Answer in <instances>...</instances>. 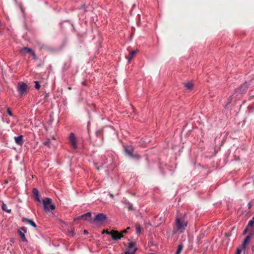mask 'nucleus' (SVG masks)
I'll use <instances>...</instances> for the list:
<instances>
[{"mask_svg":"<svg viewBox=\"0 0 254 254\" xmlns=\"http://www.w3.org/2000/svg\"><path fill=\"white\" fill-rule=\"evenodd\" d=\"M188 225V221L183 216H177L175 221V226L174 229L175 232H178L180 233H183Z\"/></svg>","mask_w":254,"mask_h":254,"instance_id":"nucleus-1","label":"nucleus"},{"mask_svg":"<svg viewBox=\"0 0 254 254\" xmlns=\"http://www.w3.org/2000/svg\"><path fill=\"white\" fill-rule=\"evenodd\" d=\"M44 210L47 212L55 209V206L52 204V200L49 198H46L43 200Z\"/></svg>","mask_w":254,"mask_h":254,"instance_id":"nucleus-2","label":"nucleus"},{"mask_svg":"<svg viewBox=\"0 0 254 254\" xmlns=\"http://www.w3.org/2000/svg\"><path fill=\"white\" fill-rule=\"evenodd\" d=\"M69 143L73 149L77 148V139L73 133L71 132L69 135Z\"/></svg>","mask_w":254,"mask_h":254,"instance_id":"nucleus-3","label":"nucleus"},{"mask_svg":"<svg viewBox=\"0 0 254 254\" xmlns=\"http://www.w3.org/2000/svg\"><path fill=\"white\" fill-rule=\"evenodd\" d=\"M105 233L110 235L114 240H118L123 237L122 234L119 233L118 231L112 230L110 232L106 231Z\"/></svg>","mask_w":254,"mask_h":254,"instance_id":"nucleus-4","label":"nucleus"},{"mask_svg":"<svg viewBox=\"0 0 254 254\" xmlns=\"http://www.w3.org/2000/svg\"><path fill=\"white\" fill-rule=\"evenodd\" d=\"M17 88L18 93L20 95H22L26 92L27 87L25 83L23 82H21L18 83Z\"/></svg>","mask_w":254,"mask_h":254,"instance_id":"nucleus-5","label":"nucleus"},{"mask_svg":"<svg viewBox=\"0 0 254 254\" xmlns=\"http://www.w3.org/2000/svg\"><path fill=\"white\" fill-rule=\"evenodd\" d=\"M136 247L135 244L133 242H130L128 244L127 250L126 252V254H134L135 252L136 251Z\"/></svg>","mask_w":254,"mask_h":254,"instance_id":"nucleus-6","label":"nucleus"},{"mask_svg":"<svg viewBox=\"0 0 254 254\" xmlns=\"http://www.w3.org/2000/svg\"><path fill=\"white\" fill-rule=\"evenodd\" d=\"M20 52L21 54H24L25 53H28L31 54L33 59L35 60L36 59V55L35 53L32 51V50L30 48H28L27 47H24L21 49Z\"/></svg>","mask_w":254,"mask_h":254,"instance_id":"nucleus-7","label":"nucleus"},{"mask_svg":"<svg viewBox=\"0 0 254 254\" xmlns=\"http://www.w3.org/2000/svg\"><path fill=\"white\" fill-rule=\"evenodd\" d=\"M107 219V217L103 213H99L96 215L94 220L98 222H102Z\"/></svg>","mask_w":254,"mask_h":254,"instance_id":"nucleus-8","label":"nucleus"},{"mask_svg":"<svg viewBox=\"0 0 254 254\" xmlns=\"http://www.w3.org/2000/svg\"><path fill=\"white\" fill-rule=\"evenodd\" d=\"M250 239H251L250 236H247L244 239V241L242 244V249L244 251V254H245L246 246L249 243V242L250 241Z\"/></svg>","mask_w":254,"mask_h":254,"instance_id":"nucleus-9","label":"nucleus"},{"mask_svg":"<svg viewBox=\"0 0 254 254\" xmlns=\"http://www.w3.org/2000/svg\"><path fill=\"white\" fill-rule=\"evenodd\" d=\"M91 212H87L83 215H82L79 216L78 217H77V219L83 218L85 220L90 221L91 219Z\"/></svg>","mask_w":254,"mask_h":254,"instance_id":"nucleus-10","label":"nucleus"},{"mask_svg":"<svg viewBox=\"0 0 254 254\" xmlns=\"http://www.w3.org/2000/svg\"><path fill=\"white\" fill-rule=\"evenodd\" d=\"M14 140L15 143L19 145H21L23 144V136L22 135H19L14 137Z\"/></svg>","mask_w":254,"mask_h":254,"instance_id":"nucleus-11","label":"nucleus"},{"mask_svg":"<svg viewBox=\"0 0 254 254\" xmlns=\"http://www.w3.org/2000/svg\"><path fill=\"white\" fill-rule=\"evenodd\" d=\"M22 221L23 222H26L27 224L31 225L32 226H33V227L34 228H36V224L34 223V221H33L31 219H28V218H23L22 219Z\"/></svg>","mask_w":254,"mask_h":254,"instance_id":"nucleus-12","label":"nucleus"},{"mask_svg":"<svg viewBox=\"0 0 254 254\" xmlns=\"http://www.w3.org/2000/svg\"><path fill=\"white\" fill-rule=\"evenodd\" d=\"M33 193L34 196V198H35V199L37 201L40 202V198L39 196V192H38V190L36 189H33Z\"/></svg>","mask_w":254,"mask_h":254,"instance_id":"nucleus-13","label":"nucleus"},{"mask_svg":"<svg viewBox=\"0 0 254 254\" xmlns=\"http://www.w3.org/2000/svg\"><path fill=\"white\" fill-rule=\"evenodd\" d=\"M185 87L187 89L190 90L193 88V85L191 82H188L184 83Z\"/></svg>","mask_w":254,"mask_h":254,"instance_id":"nucleus-14","label":"nucleus"},{"mask_svg":"<svg viewBox=\"0 0 254 254\" xmlns=\"http://www.w3.org/2000/svg\"><path fill=\"white\" fill-rule=\"evenodd\" d=\"M18 233L20 235L21 240L23 242H26L27 241L26 237H25L24 233L22 232L20 230H18Z\"/></svg>","mask_w":254,"mask_h":254,"instance_id":"nucleus-15","label":"nucleus"},{"mask_svg":"<svg viewBox=\"0 0 254 254\" xmlns=\"http://www.w3.org/2000/svg\"><path fill=\"white\" fill-rule=\"evenodd\" d=\"M136 53V51L135 50L132 51L129 53V57L127 58L128 62H129L131 61V60L132 59V58H133V57L134 56Z\"/></svg>","mask_w":254,"mask_h":254,"instance_id":"nucleus-16","label":"nucleus"},{"mask_svg":"<svg viewBox=\"0 0 254 254\" xmlns=\"http://www.w3.org/2000/svg\"><path fill=\"white\" fill-rule=\"evenodd\" d=\"M1 208L3 210L8 212V213H10L11 212V209H8L7 208V206L6 205V204H5V203H2V206H1Z\"/></svg>","mask_w":254,"mask_h":254,"instance_id":"nucleus-17","label":"nucleus"},{"mask_svg":"<svg viewBox=\"0 0 254 254\" xmlns=\"http://www.w3.org/2000/svg\"><path fill=\"white\" fill-rule=\"evenodd\" d=\"M125 151L127 154L129 156H132V153L131 150H129L128 148L126 147L125 148Z\"/></svg>","mask_w":254,"mask_h":254,"instance_id":"nucleus-18","label":"nucleus"},{"mask_svg":"<svg viewBox=\"0 0 254 254\" xmlns=\"http://www.w3.org/2000/svg\"><path fill=\"white\" fill-rule=\"evenodd\" d=\"M183 249V246L181 245H179L177 251L176 252V254H180Z\"/></svg>","mask_w":254,"mask_h":254,"instance_id":"nucleus-19","label":"nucleus"},{"mask_svg":"<svg viewBox=\"0 0 254 254\" xmlns=\"http://www.w3.org/2000/svg\"><path fill=\"white\" fill-rule=\"evenodd\" d=\"M254 224V216L253 217L252 219L248 223L249 227H253Z\"/></svg>","mask_w":254,"mask_h":254,"instance_id":"nucleus-20","label":"nucleus"},{"mask_svg":"<svg viewBox=\"0 0 254 254\" xmlns=\"http://www.w3.org/2000/svg\"><path fill=\"white\" fill-rule=\"evenodd\" d=\"M141 227L140 226H136V233L137 235H139L141 233Z\"/></svg>","mask_w":254,"mask_h":254,"instance_id":"nucleus-21","label":"nucleus"},{"mask_svg":"<svg viewBox=\"0 0 254 254\" xmlns=\"http://www.w3.org/2000/svg\"><path fill=\"white\" fill-rule=\"evenodd\" d=\"M68 233L69 235H70V236H72V237L73 236V232L72 229L68 230Z\"/></svg>","mask_w":254,"mask_h":254,"instance_id":"nucleus-22","label":"nucleus"},{"mask_svg":"<svg viewBox=\"0 0 254 254\" xmlns=\"http://www.w3.org/2000/svg\"><path fill=\"white\" fill-rule=\"evenodd\" d=\"M50 141L49 140H48L45 142H44L43 144L44 145H46V146H49L50 145Z\"/></svg>","mask_w":254,"mask_h":254,"instance_id":"nucleus-23","label":"nucleus"},{"mask_svg":"<svg viewBox=\"0 0 254 254\" xmlns=\"http://www.w3.org/2000/svg\"><path fill=\"white\" fill-rule=\"evenodd\" d=\"M6 112L7 114L10 116H12V112L10 111V109L9 108H7L6 110Z\"/></svg>","mask_w":254,"mask_h":254,"instance_id":"nucleus-24","label":"nucleus"},{"mask_svg":"<svg viewBox=\"0 0 254 254\" xmlns=\"http://www.w3.org/2000/svg\"><path fill=\"white\" fill-rule=\"evenodd\" d=\"M40 87V85L39 84L38 82H35V88L37 89H39Z\"/></svg>","mask_w":254,"mask_h":254,"instance_id":"nucleus-25","label":"nucleus"},{"mask_svg":"<svg viewBox=\"0 0 254 254\" xmlns=\"http://www.w3.org/2000/svg\"><path fill=\"white\" fill-rule=\"evenodd\" d=\"M127 207L128 210H132V206L131 204H130L129 203L127 205Z\"/></svg>","mask_w":254,"mask_h":254,"instance_id":"nucleus-26","label":"nucleus"},{"mask_svg":"<svg viewBox=\"0 0 254 254\" xmlns=\"http://www.w3.org/2000/svg\"><path fill=\"white\" fill-rule=\"evenodd\" d=\"M242 250H243L242 248V249H237L236 254H240Z\"/></svg>","mask_w":254,"mask_h":254,"instance_id":"nucleus-27","label":"nucleus"},{"mask_svg":"<svg viewBox=\"0 0 254 254\" xmlns=\"http://www.w3.org/2000/svg\"><path fill=\"white\" fill-rule=\"evenodd\" d=\"M19 230L23 231L24 233H26V229L25 227H21Z\"/></svg>","mask_w":254,"mask_h":254,"instance_id":"nucleus-28","label":"nucleus"},{"mask_svg":"<svg viewBox=\"0 0 254 254\" xmlns=\"http://www.w3.org/2000/svg\"><path fill=\"white\" fill-rule=\"evenodd\" d=\"M130 229L129 227H128L126 230H125L124 231H123L122 232V234H124V233H126L127 231L128 230H129Z\"/></svg>","mask_w":254,"mask_h":254,"instance_id":"nucleus-29","label":"nucleus"},{"mask_svg":"<svg viewBox=\"0 0 254 254\" xmlns=\"http://www.w3.org/2000/svg\"><path fill=\"white\" fill-rule=\"evenodd\" d=\"M254 235V231L253 230H251L250 232V235L249 236H250L251 237Z\"/></svg>","mask_w":254,"mask_h":254,"instance_id":"nucleus-30","label":"nucleus"},{"mask_svg":"<svg viewBox=\"0 0 254 254\" xmlns=\"http://www.w3.org/2000/svg\"><path fill=\"white\" fill-rule=\"evenodd\" d=\"M248 230V228H247L244 231V233H246L247 232V231Z\"/></svg>","mask_w":254,"mask_h":254,"instance_id":"nucleus-31","label":"nucleus"},{"mask_svg":"<svg viewBox=\"0 0 254 254\" xmlns=\"http://www.w3.org/2000/svg\"><path fill=\"white\" fill-rule=\"evenodd\" d=\"M248 205H249V208H251V206H252V204H251V202H249L248 203Z\"/></svg>","mask_w":254,"mask_h":254,"instance_id":"nucleus-32","label":"nucleus"},{"mask_svg":"<svg viewBox=\"0 0 254 254\" xmlns=\"http://www.w3.org/2000/svg\"><path fill=\"white\" fill-rule=\"evenodd\" d=\"M84 234H88V232H87V230H84Z\"/></svg>","mask_w":254,"mask_h":254,"instance_id":"nucleus-33","label":"nucleus"},{"mask_svg":"<svg viewBox=\"0 0 254 254\" xmlns=\"http://www.w3.org/2000/svg\"><path fill=\"white\" fill-rule=\"evenodd\" d=\"M230 99H229L228 103L227 104V105H228L229 104H230Z\"/></svg>","mask_w":254,"mask_h":254,"instance_id":"nucleus-34","label":"nucleus"},{"mask_svg":"<svg viewBox=\"0 0 254 254\" xmlns=\"http://www.w3.org/2000/svg\"><path fill=\"white\" fill-rule=\"evenodd\" d=\"M252 250L253 251H254V246H253V247H252Z\"/></svg>","mask_w":254,"mask_h":254,"instance_id":"nucleus-35","label":"nucleus"},{"mask_svg":"<svg viewBox=\"0 0 254 254\" xmlns=\"http://www.w3.org/2000/svg\"><path fill=\"white\" fill-rule=\"evenodd\" d=\"M110 196H111V197H113V194H110Z\"/></svg>","mask_w":254,"mask_h":254,"instance_id":"nucleus-36","label":"nucleus"},{"mask_svg":"<svg viewBox=\"0 0 254 254\" xmlns=\"http://www.w3.org/2000/svg\"><path fill=\"white\" fill-rule=\"evenodd\" d=\"M244 86L246 87L247 85H244Z\"/></svg>","mask_w":254,"mask_h":254,"instance_id":"nucleus-37","label":"nucleus"}]
</instances>
